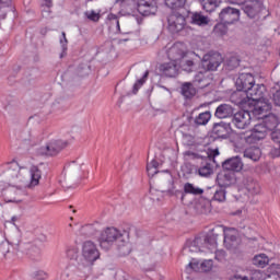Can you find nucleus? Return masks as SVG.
<instances>
[{"instance_id":"f257e3e1","label":"nucleus","mask_w":280,"mask_h":280,"mask_svg":"<svg viewBox=\"0 0 280 280\" xmlns=\"http://www.w3.org/2000/svg\"><path fill=\"white\" fill-rule=\"evenodd\" d=\"M186 54L183 48L178 45L172 46L167 50V58L171 60L170 62L162 63L160 66V71L166 78H176L178 75V65L185 58Z\"/></svg>"},{"instance_id":"f03ea898","label":"nucleus","mask_w":280,"mask_h":280,"mask_svg":"<svg viewBox=\"0 0 280 280\" xmlns=\"http://www.w3.org/2000/svg\"><path fill=\"white\" fill-rule=\"evenodd\" d=\"M121 8L129 12H139L142 16H154L159 7L154 0H121Z\"/></svg>"},{"instance_id":"7ed1b4c3","label":"nucleus","mask_w":280,"mask_h":280,"mask_svg":"<svg viewBox=\"0 0 280 280\" xmlns=\"http://www.w3.org/2000/svg\"><path fill=\"white\" fill-rule=\"evenodd\" d=\"M82 255L84 257V260L78 262L77 268L79 272H82L83 275H89L91 272V264L100 259V250H97V246L95 245V243L86 241L83 243Z\"/></svg>"},{"instance_id":"20e7f679","label":"nucleus","mask_w":280,"mask_h":280,"mask_svg":"<svg viewBox=\"0 0 280 280\" xmlns=\"http://www.w3.org/2000/svg\"><path fill=\"white\" fill-rule=\"evenodd\" d=\"M124 237H130V233L116 228H107L98 237L100 246L103 250H110V246H113L115 242L116 244L124 242Z\"/></svg>"},{"instance_id":"39448f33","label":"nucleus","mask_w":280,"mask_h":280,"mask_svg":"<svg viewBox=\"0 0 280 280\" xmlns=\"http://www.w3.org/2000/svg\"><path fill=\"white\" fill-rule=\"evenodd\" d=\"M187 156H190L191 159H201V161L205 163L203 166L198 168L199 176H211L213 174V168L211 167V161L215 163V156H220V150L218 149H209L208 152H206V155L195 153L191 151H188Z\"/></svg>"},{"instance_id":"423d86ee","label":"nucleus","mask_w":280,"mask_h":280,"mask_svg":"<svg viewBox=\"0 0 280 280\" xmlns=\"http://www.w3.org/2000/svg\"><path fill=\"white\" fill-rule=\"evenodd\" d=\"M187 27V15L182 9L173 11L167 18V30L170 34H179Z\"/></svg>"},{"instance_id":"0eeeda50","label":"nucleus","mask_w":280,"mask_h":280,"mask_svg":"<svg viewBox=\"0 0 280 280\" xmlns=\"http://www.w3.org/2000/svg\"><path fill=\"white\" fill-rule=\"evenodd\" d=\"M69 145L68 141L65 140H52L48 142L46 145L40 147L37 152L40 156H56Z\"/></svg>"},{"instance_id":"6e6552de","label":"nucleus","mask_w":280,"mask_h":280,"mask_svg":"<svg viewBox=\"0 0 280 280\" xmlns=\"http://www.w3.org/2000/svg\"><path fill=\"white\" fill-rule=\"evenodd\" d=\"M223 186L215 188H208L200 200H203L205 205H211V202H224L226 200V190L222 188Z\"/></svg>"},{"instance_id":"1a4fd4ad","label":"nucleus","mask_w":280,"mask_h":280,"mask_svg":"<svg viewBox=\"0 0 280 280\" xmlns=\"http://www.w3.org/2000/svg\"><path fill=\"white\" fill-rule=\"evenodd\" d=\"M241 10L248 16V19H257L266 8L261 0H249L241 7Z\"/></svg>"},{"instance_id":"9d476101","label":"nucleus","mask_w":280,"mask_h":280,"mask_svg":"<svg viewBox=\"0 0 280 280\" xmlns=\"http://www.w3.org/2000/svg\"><path fill=\"white\" fill-rule=\"evenodd\" d=\"M215 229H220L221 231H223V244L228 250H235V248L240 246V238L237 237V231H235V229L228 228L225 230L223 226L220 225Z\"/></svg>"},{"instance_id":"9b49d317","label":"nucleus","mask_w":280,"mask_h":280,"mask_svg":"<svg viewBox=\"0 0 280 280\" xmlns=\"http://www.w3.org/2000/svg\"><path fill=\"white\" fill-rule=\"evenodd\" d=\"M203 194H206L205 189L189 182L184 184L183 190L177 189L174 191V196H176V198H179L182 202H185L186 196H202Z\"/></svg>"},{"instance_id":"f8f14e48","label":"nucleus","mask_w":280,"mask_h":280,"mask_svg":"<svg viewBox=\"0 0 280 280\" xmlns=\"http://www.w3.org/2000/svg\"><path fill=\"white\" fill-rule=\"evenodd\" d=\"M222 65V55L218 51L208 52L202 58V67L206 71H217Z\"/></svg>"},{"instance_id":"ddd939ff","label":"nucleus","mask_w":280,"mask_h":280,"mask_svg":"<svg viewBox=\"0 0 280 280\" xmlns=\"http://www.w3.org/2000/svg\"><path fill=\"white\" fill-rule=\"evenodd\" d=\"M219 20L223 25H233V23L240 21V10L226 7L219 13Z\"/></svg>"},{"instance_id":"4468645a","label":"nucleus","mask_w":280,"mask_h":280,"mask_svg":"<svg viewBox=\"0 0 280 280\" xmlns=\"http://www.w3.org/2000/svg\"><path fill=\"white\" fill-rule=\"evenodd\" d=\"M232 124L235 128H238V130H244V128L250 126V113L247 110L234 113Z\"/></svg>"},{"instance_id":"2eb2a0df","label":"nucleus","mask_w":280,"mask_h":280,"mask_svg":"<svg viewBox=\"0 0 280 280\" xmlns=\"http://www.w3.org/2000/svg\"><path fill=\"white\" fill-rule=\"evenodd\" d=\"M222 168L225 172H242L244 168V162L240 155L229 158L222 162Z\"/></svg>"},{"instance_id":"dca6fc26","label":"nucleus","mask_w":280,"mask_h":280,"mask_svg":"<svg viewBox=\"0 0 280 280\" xmlns=\"http://www.w3.org/2000/svg\"><path fill=\"white\" fill-rule=\"evenodd\" d=\"M254 82L255 77L252 73H241L236 79L235 86L237 91L246 93Z\"/></svg>"},{"instance_id":"f3484780","label":"nucleus","mask_w":280,"mask_h":280,"mask_svg":"<svg viewBox=\"0 0 280 280\" xmlns=\"http://www.w3.org/2000/svg\"><path fill=\"white\" fill-rule=\"evenodd\" d=\"M212 135L217 139H229L231 137V125L224 121L215 122L212 127Z\"/></svg>"},{"instance_id":"a211bd4d","label":"nucleus","mask_w":280,"mask_h":280,"mask_svg":"<svg viewBox=\"0 0 280 280\" xmlns=\"http://www.w3.org/2000/svg\"><path fill=\"white\" fill-rule=\"evenodd\" d=\"M233 115H235V107L226 103L220 104L214 112L217 119H229V117H233Z\"/></svg>"},{"instance_id":"6ab92c4d","label":"nucleus","mask_w":280,"mask_h":280,"mask_svg":"<svg viewBox=\"0 0 280 280\" xmlns=\"http://www.w3.org/2000/svg\"><path fill=\"white\" fill-rule=\"evenodd\" d=\"M246 96L252 102H261L264 100V85L254 84L245 91Z\"/></svg>"},{"instance_id":"aec40b11","label":"nucleus","mask_w":280,"mask_h":280,"mask_svg":"<svg viewBox=\"0 0 280 280\" xmlns=\"http://www.w3.org/2000/svg\"><path fill=\"white\" fill-rule=\"evenodd\" d=\"M280 118L275 114H268L262 118V126L267 128L269 132H275L279 130Z\"/></svg>"},{"instance_id":"412c9836","label":"nucleus","mask_w":280,"mask_h":280,"mask_svg":"<svg viewBox=\"0 0 280 280\" xmlns=\"http://www.w3.org/2000/svg\"><path fill=\"white\" fill-rule=\"evenodd\" d=\"M267 136H268V130L262 122V124H257L253 128L252 133L248 137V139H250V141H253L254 143H257V141L264 140V138Z\"/></svg>"},{"instance_id":"4be33fe9","label":"nucleus","mask_w":280,"mask_h":280,"mask_svg":"<svg viewBox=\"0 0 280 280\" xmlns=\"http://www.w3.org/2000/svg\"><path fill=\"white\" fill-rule=\"evenodd\" d=\"M127 240L128 237H122V241L116 243L118 255H120V257H126L129 253H132V245Z\"/></svg>"},{"instance_id":"5701e85b","label":"nucleus","mask_w":280,"mask_h":280,"mask_svg":"<svg viewBox=\"0 0 280 280\" xmlns=\"http://www.w3.org/2000/svg\"><path fill=\"white\" fill-rule=\"evenodd\" d=\"M244 158L249 159V161H254L257 163L261 159V149L259 147H250L244 151Z\"/></svg>"},{"instance_id":"b1692460","label":"nucleus","mask_w":280,"mask_h":280,"mask_svg":"<svg viewBox=\"0 0 280 280\" xmlns=\"http://www.w3.org/2000/svg\"><path fill=\"white\" fill-rule=\"evenodd\" d=\"M180 94L185 100H191L196 96V88H194V83L186 82L180 86Z\"/></svg>"},{"instance_id":"393cba45","label":"nucleus","mask_w":280,"mask_h":280,"mask_svg":"<svg viewBox=\"0 0 280 280\" xmlns=\"http://www.w3.org/2000/svg\"><path fill=\"white\" fill-rule=\"evenodd\" d=\"M190 23L192 25H199L200 27L209 25V16H206L202 12H194L191 13Z\"/></svg>"},{"instance_id":"a878e982","label":"nucleus","mask_w":280,"mask_h":280,"mask_svg":"<svg viewBox=\"0 0 280 280\" xmlns=\"http://www.w3.org/2000/svg\"><path fill=\"white\" fill-rule=\"evenodd\" d=\"M97 226H100L97 223L83 225L80 229V235H83L84 237H93V235H97V232L100 231Z\"/></svg>"},{"instance_id":"bb28decb","label":"nucleus","mask_w":280,"mask_h":280,"mask_svg":"<svg viewBox=\"0 0 280 280\" xmlns=\"http://www.w3.org/2000/svg\"><path fill=\"white\" fill-rule=\"evenodd\" d=\"M234 179L235 173H225L218 176L220 187H231Z\"/></svg>"},{"instance_id":"cd10ccee","label":"nucleus","mask_w":280,"mask_h":280,"mask_svg":"<svg viewBox=\"0 0 280 280\" xmlns=\"http://www.w3.org/2000/svg\"><path fill=\"white\" fill-rule=\"evenodd\" d=\"M31 173V186L36 187L38 183H40V178L43 177V172L38 166H32L30 170Z\"/></svg>"},{"instance_id":"c85d7f7f","label":"nucleus","mask_w":280,"mask_h":280,"mask_svg":"<svg viewBox=\"0 0 280 280\" xmlns=\"http://www.w3.org/2000/svg\"><path fill=\"white\" fill-rule=\"evenodd\" d=\"M200 244H202V237H195V240H188L186 242V249L189 250V253H198L200 250Z\"/></svg>"},{"instance_id":"c756f323","label":"nucleus","mask_w":280,"mask_h":280,"mask_svg":"<svg viewBox=\"0 0 280 280\" xmlns=\"http://www.w3.org/2000/svg\"><path fill=\"white\" fill-rule=\"evenodd\" d=\"M209 121H211V112H203L195 118V126H207Z\"/></svg>"},{"instance_id":"7c9ffc66","label":"nucleus","mask_w":280,"mask_h":280,"mask_svg":"<svg viewBox=\"0 0 280 280\" xmlns=\"http://www.w3.org/2000/svg\"><path fill=\"white\" fill-rule=\"evenodd\" d=\"M201 5L206 12H215V8L220 5V0H201Z\"/></svg>"},{"instance_id":"2f4dec72","label":"nucleus","mask_w":280,"mask_h":280,"mask_svg":"<svg viewBox=\"0 0 280 280\" xmlns=\"http://www.w3.org/2000/svg\"><path fill=\"white\" fill-rule=\"evenodd\" d=\"M270 259L266 254H259L253 258V265L257 266V268H266Z\"/></svg>"},{"instance_id":"473e14b6","label":"nucleus","mask_w":280,"mask_h":280,"mask_svg":"<svg viewBox=\"0 0 280 280\" xmlns=\"http://www.w3.org/2000/svg\"><path fill=\"white\" fill-rule=\"evenodd\" d=\"M203 243L207 246H212V248H215V246H218V233H215V229H212L211 233L205 236Z\"/></svg>"},{"instance_id":"72a5a7b5","label":"nucleus","mask_w":280,"mask_h":280,"mask_svg":"<svg viewBox=\"0 0 280 280\" xmlns=\"http://www.w3.org/2000/svg\"><path fill=\"white\" fill-rule=\"evenodd\" d=\"M267 276L272 279L280 280V264H271L267 268Z\"/></svg>"},{"instance_id":"f704fd0d","label":"nucleus","mask_w":280,"mask_h":280,"mask_svg":"<svg viewBox=\"0 0 280 280\" xmlns=\"http://www.w3.org/2000/svg\"><path fill=\"white\" fill-rule=\"evenodd\" d=\"M187 0H165V5L171 8V10H180L185 8Z\"/></svg>"},{"instance_id":"c9c22d12","label":"nucleus","mask_w":280,"mask_h":280,"mask_svg":"<svg viewBox=\"0 0 280 280\" xmlns=\"http://www.w3.org/2000/svg\"><path fill=\"white\" fill-rule=\"evenodd\" d=\"M187 272H201V262L192 258L191 261L186 266Z\"/></svg>"},{"instance_id":"e433bc0d","label":"nucleus","mask_w":280,"mask_h":280,"mask_svg":"<svg viewBox=\"0 0 280 280\" xmlns=\"http://www.w3.org/2000/svg\"><path fill=\"white\" fill-rule=\"evenodd\" d=\"M148 75H150V71L147 70L142 75V78L136 81L132 88L133 95H137V93H139V89H141V86L145 84V80H148Z\"/></svg>"},{"instance_id":"4c0bfd02","label":"nucleus","mask_w":280,"mask_h":280,"mask_svg":"<svg viewBox=\"0 0 280 280\" xmlns=\"http://www.w3.org/2000/svg\"><path fill=\"white\" fill-rule=\"evenodd\" d=\"M67 257L70 261H78L80 258V249L75 246L69 247L67 249Z\"/></svg>"},{"instance_id":"58836bf2","label":"nucleus","mask_w":280,"mask_h":280,"mask_svg":"<svg viewBox=\"0 0 280 280\" xmlns=\"http://www.w3.org/2000/svg\"><path fill=\"white\" fill-rule=\"evenodd\" d=\"M147 173L149 176H154L155 174H159V161L152 160L150 163H148Z\"/></svg>"},{"instance_id":"ea45409f","label":"nucleus","mask_w":280,"mask_h":280,"mask_svg":"<svg viewBox=\"0 0 280 280\" xmlns=\"http://www.w3.org/2000/svg\"><path fill=\"white\" fill-rule=\"evenodd\" d=\"M196 170V166L191 163H185L182 166V174L184 178H189L191 174H194V171Z\"/></svg>"},{"instance_id":"a19ab883","label":"nucleus","mask_w":280,"mask_h":280,"mask_svg":"<svg viewBox=\"0 0 280 280\" xmlns=\"http://www.w3.org/2000/svg\"><path fill=\"white\" fill-rule=\"evenodd\" d=\"M240 67V59L237 57H230L226 60V69L229 71H233V69H237Z\"/></svg>"},{"instance_id":"79ce46f5","label":"nucleus","mask_w":280,"mask_h":280,"mask_svg":"<svg viewBox=\"0 0 280 280\" xmlns=\"http://www.w3.org/2000/svg\"><path fill=\"white\" fill-rule=\"evenodd\" d=\"M178 66L183 69V71H186V73H191V71H194L192 60L180 61Z\"/></svg>"},{"instance_id":"37998d69","label":"nucleus","mask_w":280,"mask_h":280,"mask_svg":"<svg viewBox=\"0 0 280 280\" xmlns=\"http://www.w3.org/2000/svg\"><path fill=\"white\" fill-rule=\"evenodd\" d=\"M213 270V260L206 259L201 261V272H211Z\"/></svg>"},{"instance_id":"c03bdc74","label":"nucleus","mask_w":280,"mask_h":280,"mask_svg":"<svg viewBox=\"0 0 280 280\" xmlns=\"http://www.w3.org/2000/svg\"><path fill=\"white\" fill-rule=\"evenodd\" d=\"M214 34H218L219 36H224L228 32L226 24L220 23L217 24L213 28Z\"/></svg>"},{"instance_id":"a18cd8bd","label":"nucleus","mask_w":280,"mask_h":280,"mask_svg":"<svg viewBox=\"0 0 280 280\" xmlns=\"http://www.w3.org/2000/svg\"><path fill=\"white\" fill-rule=\"evenodd\" d=\"M269 137L276 145H280V129H276L269 133Z\"/></svg>"},{"instance_id":"49530a36","label":"nucleus","mask_w":280,"mask_h":280,"mask_svg":"<svg viewBox=\"0 0 280 280\" xmlns=\"http://www.w3.org/2000/svg\"><path fill=\"white\" fill-rule=\"evenodd\" d=\"M214 259H217V261H224L226 259V252L224 249H217Z\"/></svg>"},{"instance_id":"de8ad7c7","label":"nucleus","mask_w":280,"mask_h":280,"mask_svg":"<svg viewBox=\"0 0 280 280\" xmlns=\"http://www.w3.org/2000/svg\"><path fill=\"white\" fill-rule=\"evenodd\" d=\"M85 16L90 21H94V23H97V21H100V13H96L94 10H92L91 12L86 11Z\"/></svg>"},{"instance_id":"09e8293b","label":"nucleus","mask_w":280,"mask_h":280,"mask_svg":"<svg viewBox=\"0 0 280 280\" xmlns=\"http://www.w3.org/2000/svg\"><path fill=\"white\" fill-rule=\"evenodd\" d=\"M0 253L1 255H7V253H10V243L9 242H2L0 243Z\"/></svg>"},{"instance_id":"8fccbe9b","label":"nucleus","mask_w":280,"mask_h":280,"mask_svg":"<svg viewBox=\"0 0 280 280\" xmlns=\"http://www.w3.org/2000/svg\"><path fill=\"white\" fill-rule=\"evenodd\" d=\"M271 159H279L280 156V145L278 148H272L269 152Z\"/></svg>"},{"instance_id":"3c124183","label":"nucleus","mask_w":280,"mask_h":280,"mask_svg":"<svg viewBox=\"0 0 280 280\" xmlns=\"http://www.w3.org/2000/svg\"><path fill=\"white\" fill-rule=\"evenodd\" d=\"M35 279H37V280H45V279H47V272H45V271H43V270H39V271H36L35 272Z\"/></svg>"},{"instance_id":"603ef678","label":"nucleus","mask_w":280,"mask_h":280,"mask_svg":"<svg viewBox=\"0 0 280 280\" xmlns=\"http://www.w3.org/2000/svg\"><path fill=\"white\" fill-rule=\"evenodd\" d=\"M13 164H14V161L5 163V164H1L0 165V174H3V172H5V170H10V167H12Z\"/></svg>"},{"instance_id":"864d4df0","label":"nucleus","mask_w":280,"mask_h":280,"mask_svg":"<svg viewBox=\"0 0 280 280\" xmlns=\"http://www.w3.org/2000/svg\"><path fill=\"white\" fill-rule=\"evenodd\" d=\"M61 37H62L60 38L61 47H67V45H69V40L67 39V33L62 32Z\"/></svg>"},{"instance_id":"5fc2aeb1","label":"nucleus","mask_w":280,"mask_h":280,"mask_svg":"<svg viewBox=\"0 0 280 280\" xmlns=\"http://www.w3.org/2000/svg\"><path fill=\"white\" fill-rule=\"evenodd\" d=\"M107 19H108V21H115V23H117V21H119V18L115 13H109L107 15Z\"/></svg>"},{"instance_id":"6e6d98bb","label":"nucleus","mask_w":280,"mask_h":280,"mask_svg":"<svg viewBox=\"0 0 280 280\" xmlns=\"http://www.w3.org/2000/svg\"><path fill=\"white\" fill-rule=\"evenodd\" d=\"M230 3H233L234 5H243L244 3H246V0H229Z\"/></svg>"},{"instance_id":"4d7b16f0","label":"nucleus","mask_w":280,"mask_h":280,"mask_svg":"<svg viewBox=\"0 0 280 280\" xmlns=\"http://www.w3.org/2000/svg\"><path fill=\"white\" fill-rule=\"evenodd\" d=\"M8 16V11H5L4 7H1L0 3V19H5Z\"/></svg>"},{"instance_id":"13d9d810","label":"nucleus","mask_w":280,"mask_h":280,"mask_svg":"<svg viewBox=\"0 0 280 280\" xmlns=\"http://www.w3.org/2000/svg\"><path fill=\"white\" fill-rule=\"evenodd\" d=\"M19 220H21V217L14 215L11 218V224H13V226H16V222H19Z\"/></svg>"},{"instance_id":"bf43d9fd","label":"nucleus","mask_w":280,"mask_h":280,"mask_svg":"<svg viewBox=\"0 0 280 280\" xmlns=\"http://www.w3.org/2000/svg\"><path fill=\"white\" fill-rule=\"evenodd\" d=\"M44 1V4L46 8H51V5H54V2L52 0H43Z\"/></svg>"},{"instance_id":"052dcab7","label":"nucleus","mask_w":280,"mask_h":280,"mask_svg":"<svg viewBox=\"0 0 280 280\" xmlns=\"http://www.w3.org/2000/svg\"><path fill=\"white\" fill-rule=\"evenodd\" d=\"M67 49H68V47H66V46L61 47V54H60L59 58H65V56H67Z\"/></svg>"},{"instance_id":"680f3d73","label":"nucleus","mask_w":280,"mask_h":280,"mask_svg":"<svg viewBox=\"0 0 280 280\" xmlns=\"http://www.w3.org/2000/svg\"><path fill=\"white\" fill-rule=\"evenodd\" d=\"M116 23L117 32H121V26L119 25V20Z\"/></svg>"},{"instance_id":"e2e57ef3","label":"nucleus","mask_w":280,"mask_h":280,"mask_svg":"<svg viewBox=\"0 0 280 280\" xmlns=\"http://www.w3.org/2000/svg\"><path fill=\"white\" fill-rule=\"evenodd\" d=\"M14 246L15 250H19V244H14Z\"/></svg>"},{"instance_id":"0e129e2a","label":"nucleus","mask_w":280,"mask_h":280,"mask_svg":"<svg viewBox=\"0 0 280 280\" xmlns=\"http://www.w3.org/2000/svg\"><path fill=\"white\" fill-rule=\"evenodd\" d=\"M243 280H248V277H246V276H245V277H243Z\"/></svg>"},{"instance_id":"69168bd1","label":"nucleus","mask_w":280,"mask_h":280,"mask_svg":"<svg viewBox=\"0 0 280 280\" xmlns=\"http://www.w3.org/2000/svg\"><path fill=\"white\" fill-rule=\"evenodd\" d=\"M122 40H124V43H127L128 38H126V39H122Z\"/></svg>"},{"instance_id":"338daca9","label":"nucleus","mask_w":280,"mask_h":280,"mask_svg":"<svg viewBox=\"0 0 280 280\" xmlns=\"http://www.w3.org/2000/svg\"><path fill=\"white\" fill-rule=\"evenodd\" d=\"M89 1H93V0H89Z\"/></svg>"}]
</instances>
